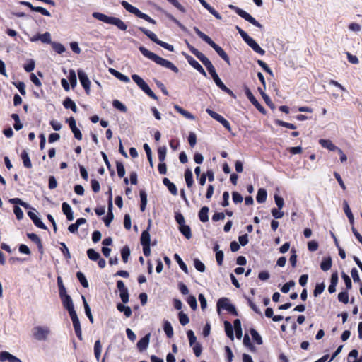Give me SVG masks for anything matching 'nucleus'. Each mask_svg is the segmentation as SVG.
Masks as SVG:
<instances>
[{
  "label": "nucleus",
  "instance_id": "nucleus-22",
  "mask_svg": "<svg viewBox=\"0 0 362 362\" xmlns=\"http://www.w3.org/2000/svg\"><path fill=\"white\" fill-rule=\"evenodd\" d=\"M319 144L325 148H327L329 151H334L338 149V147L336 146L331 140L329 139H320Z\"/></svg>",
  "mask_w": 362,
  "mask_h": 362
},
{
  "label": "nucleus",
  "instance_id": "nucleus-29",
  "mask_svg": "<svg viewBox=\"0 0 362 362\" xmlns=\"http://www.w3.org/2000/svg\"><path fill=\"white\" fill-rule=\"evenodd\" d=\"M21 159L23 163V165L27 168H32V163L28 155V153L26 150H23L21 154Z\"/></svg>",
  "mask_w": 362,
  "mask_h": 362
},
{
  "label": "nucleus",
  "instance_id": "nucleus-39",
  "mask_svg": "<svg viewBox=\"0 0 362 362\" xmlns=\"http://www.w3.org/2000/svg\"><path fill=\"white\" fill-rule=\"evenodd\" d=\"M267 194L264 189H259L257 192L256 199L259 203H264L267 199Z\"/></svg>",
  "mask_w": 362,
  "mask_h": 362
},
{
  "label": "nucleus",
  "instance_id": "nucleus-42",
  "mask_svg": "<svg viewBox=\"0 0 362 362\" xmlns=\"http://www.w3.org/2000/svg\"><path fill=\"white\" fill-rule=\"evenodd\" d=\"M150 234L148 230L143 231L141 235V244L142 245H150Z\"/></svg>",
  "mask_w": 362,
  "mask_h": 362
},
{
  "label": "nucleus",
  "instance_id": "nucleus-62",
  "mask_svg": "<svg viewBox=\"0 0 362 362\" xmlns=\"http://www.w3.org/2000/svg\"><path fill=\"white\" fill-rule=\"evenodd\" d=\"M295 286V282L293 281H290L286 283L281 288V291L284 293H287L290 288Z\"/></svg>",
  "mask_w": 362,
  "mask_h": 362
},
{
  "label": "nucleus",
  "instance_id": "nucleus-26",
  "mask_svg": "<svg viewBox=\"0 0 362 362\" xmlns=\"http://www.w3.org/2000/svg\"><path fill=\"white\" fill-rule=\"evenodd\" d=\"M338 283V274L337 273H334L331 276V283L328 287V291L330 293H333L336 291V286Z\"/></svg>",
  "mask_w": 362,
  "mask_h": 362
},
{
  "label": "nucleus",
  "instance_id": "nucleus-60",
  "mask_svg": "<svg viewBox=\"0 0 362 362\" xmlns=\"http://www.w3.org/2000/svg\"><path fill=\"white\" fill-rule=\"evenodd\" d=\"M69 79L72 87H74L77 84V78L76 73L74 70H70Z\"/></svg>",
  "mask_w": 362,
  "mask_h": 362
},
{
  "label": "nucleus",
  "instance_id": "nucleus-57",
  "mask_svg": "<svg viewBox=\"0 0 362 362\" xmlns=\"http://www.w3.org/2000/svg\"><path fill=\"white\" fill-rule=\"evenodd\" d=\"M178 317H179V321L182 325L184 326L189 323V319L188 316L183 312H182V311L180 312L178 314Z\"/></svg>",
  "mask_w": 362,
  "mask_h": 362
},
{
  "label": "nucleus",
  "instance_id": "nucleus-35",
  "mask_svg": "<svg viewBox=\"0 0 362 362\" xmlns=\"http://www.w3.org/2000/svg\"><path fill=\"white\" fill-rule=\"evenodd\" d=\"M225 332L228 337L231 340L234 339L233 329L232 325L228 321L224 322Z\"/></svg>",
  "mask_w": 362,
  "mask_h": 362
},
{
  "label": "nucleus",
  "instance_id": "nucleus-59",
  "mask_svg": "<svg viewBox=\"0 0 362 362\" xmlns=\"http://www.w3.org/2000/svg\"><path fill=\"white\" fill-rule=\"evenodd\" d=\"M325 284H317L315 288V290L313 291V294L315 296H317L320 295L325 290Z\"/></svg>",
  "mask_w": 362,
  "mask_h": 362
},
{
  "label": "nucleus",
  "instance_id": "nucleus-53",
  "mask_svg": "<svg viewBox=\"0 0 362 362\" xmlns=\"http://www.w3.org/2000/svg\"><path fill=\"white\" fill-rule=\"evenodd\" d=\"M112 105L115 108H116L123 112H126L127 110L126 106L123 103H122L120 101H119L118 100H113Z\"/></svg>",
  "mask_w": 362,
  "mask_h": 362
},
{
  "label": "nucleus",
  "instance_id": "nucleus-32",
  "mask_svg": "<svg viewBox=\"0 0 362 362\" xmlns=\"http://www.w3.org/2000/svg\"><path fill=\"white\" fill-rule=\"evenodd\" d=\"M343 205H344V213L346 214V216L348 217V218L350 221V223L353 224L354 218V215H353L352 212L351 211V209L348 204V202L346 201H344Z\"/></svg>",
  "mask_w": 362,
  "mask_h": 362
},
{
  "label": "nucleus",
  "instance_id": "nucleus-19",
  "mask_svg": "<svg viewBox=\"0 0 362 362\" xmlns=\"http://www.w3.org/2000/svg\"><path fill=\"white\" fill-rule=\"evenodd\" d=\"M68 122H69L70 129H71V131L74 135V137L78 140H81L82 139V134H81L80 129H78L76 127V120L73 117H71L70 119H68Z\"/></svg>",
  "mask_w": 362,
  "mask_h": 362
},
{
  "label": "nucleus",
  "instance_id": "nucleus-18",
  "mask_svg": "<svg viewBox=\"0 0 362 362\" xmlns=\"http://www.w3.org/2000/svg\"><path fill=\"white\" fill-rule=\"evenodd\" d=\"M245 95L248 100L251 102V103L261 112H264V107L259 104V103L256 100L252 92L249 88L245 89Z\"/></svg>",
  "mask_w": 362,
  "mask_h": 362
},
{
  "label": "nucleus",
  "instance_id": "nucleus-16",
  "mask_svg": "<svg viewBox=\"0 0 362 362\" xmlns=\"http://www.w3.org/2000/svg\"><path fill=\"white\" fill-rule=\"evenodd\" d=\"M245 42L250 46L256 53L261 55L265 54V51L260 47V46L255 42V40L251 37H248L245 39Z\"/></svg>",
  "mask_w": 362,
  "mask_h": 362
},
{
  "label": "nucleus",
  "instance_id": "nucleus-54",
  "mask_svg": "<svg viewBox=\"0 0 362 362\" xmlns=\"http://www.w3.org/2000/svg\"><path fill=\"white\" fill-rule=\"evenodd\" d=\"M166 16L168 17V19H170V21H172L173 22H174L175 24H177L179 28L186 32L187 31V28L185 25H183L177 19H176L173 15L170 14V13H166Z\"/></svg>",
  "mask_w": 362,
  "mask_h": 362
},
{
  "label": "nucleus",
  "instance_id": "nucleus-64",
  "mask_svg": "<svg viewBox=\"0 0 362 362\" xmlns=\"http://www.w3.org/2000/svg\"><path fill=\"white\" fill-rule=\"evenodd\" d=\"M194 265L196 269L200 272L205 271V265L199 259H196L194 261Z\"/></svg>",
  "mask_w": 362,
  "mask_h": 362
},
{
  "label": "nucleus",
  "instance_id": "nucleus-2",
  "mask_svg": "<svg viewBox=\"0 0 362 362\" xmlns=\"http://www.w3.org/2000/svg\"><path fill=\"white\" fill-rule=\"evenodd\" d=\"M92 16L100 21L107 24L113 25L120 30L125 31L127 29V24L119 18L108 16L100 12H93L92 13Z\"/></svg>",
  "mask_w": 362,
  "mask_h": 362
},
{
  "label": "nucleus",
  "instance_id": "nucleus-15",
  "mask_svg": "<svg viewBox=\"0 0 362 362\" xmlns=\"http://www.w3.org/2000/svg\"><path fill=\"white\" fill-rule=\"evenodd\" d=\"M22 362L21 359L12 355L8 351H3L0 352V362Z\"/></svg>",
  "mask_w": 362,
  "mask_h": 362
},
{
  "label": "nucleus",
  "instance_id": "nucleus-4",
  "mask_svg": "<svg viewBox=\"0 0 362 362\" xmlns=\"http://www.w3.org/2000/svg\"><path fill=\"white\" fill-rule=\"evenodd\" d=\"M32 334L37 341H47L51 334V329L47 325L35 326L32 329Z\"/></svg>",
  "mask_w": 362,
  "mask_h": 362
},
{
  "label": "nucleus",
  "instance_id": "nucleus-38",
  "mask_svg": "<svg viewBox=\"0 0 362 362\" xmlns=\"http://www.w3.org/2000/svg\"><path fill=\"white\" fill-rule=\"evenodd\" d=\"M163 329L168 337L171 338L173 336V329L169 321L164 322Z\"/></svg>",
  "mask_w": 362,
  "mask_h": 362
},
{
  "label": "nucleus",
  "instance_id": "nucleus-14",
  "mask_svg": "<svg viewBox=\"0 0 362 362\" xmlns=\"http://www.w3.org/2000/svg\"><path fill=\"white\" fill-rule=\"evenodd\" d=\"M186 59L187 62L196 70H197L200 74H202L204 76L206 77L207 74L203 67L200 65V64L196 61L192 57L189 55L186 56Z\"/></svg>",
  "mask_w": 362,
  "mask_h": 362
},
{
  "label": "nucleus",
  "instance_id": "nucleus-12",
  "mask_svg": "<svg viewBox=\"0 0 362 362\" xmlns=\"http://www.w3.org/2000/svg\"><path fill=\"white\" fill-rule=\"evenodd\" d=\"M70 317L71 318L74 329L76 336L78 337V338L80 340H82V332H81V325H80V322H79V320H78L76 313H72V315H70Z\"/></svg>",
  "mask_w": 362,
  "mask_h": 362
},
{
  "label": "nucleus",
  "instance_id": "nucleus-31",
  "mask_svg": "<svg viewBox=\"0 0 362 362\" xmlns=\"http://www.w3.org/2000/svg\"><path fill=\"white\" fill-rule=\"evenodd\" d=\"M27 235L31 241L37 244L38 249L42 252V244L40 238L35 233H28Z\"/></svg>",
  "mask_w": 362,
  "mask_h": 362
},
{
  "label": "nucleus",
  "instance_id": "nucleus-7",
  "mask_svg": "<svg viewBox=\"0 0 362 362\" xmlns=\"http://www.w3.org/2000/svg\"><path fill=\"white\" fill-rule=\"evenodd\" d=\"M229 8L233 10L238 16L244 18L245 21L250 22L253 25L259 28H262V25L257 21H256L250 13L245 11L244 10L234 5H229Z\"/></svg>",
  "mask_w": 362,
  "mask_h": 362
},
{
  "label": "nucleus",
  "instance_id": "nucleus-36",
  "mask_svg": "<svg viewBox=\"0 0 362 362\" xmlns=\"http://www.w3.org/2000/svg\"><path fill=\"white\" fill-rule=\"evenodd\" d=\"M358 352L356 349L351 350L348 355V362H362V358L358 359Z\"/></svg>",
  "mask_w": 362,
  "mask_h": 362
},
{
  "label": "nucleus",
  "instance_id": "nucleus-46",
  "mask_svg": "<svg viewBox=\"0 0 362 362\" xmlns=\"http://www.w3.org/2000/svg\"><path fill=\"white\" fill-rule=\"evenodd\" d=\"M250 334H251V336H252L253 340L257 344L260 345L263 343L261 336L259 334V333L255 329H250Z\"/></svg>",
  "mask_w": 362,
  "mask_h": 362
},
{
  "label": "nucleus",
  "instance_id": "nucleus-21",
  "mask_svg": "<svg viewBox=\"0 0 362 362\" xmlns=\"http://www.w3.org/2000/svg\"><path fill=\"white\" fill-rule=\"evenodd\" d=\"M198 1L216 18H217L218 20L221 19V16L212 6H211L205 0H198Z\"/></svg>",
  "mask_w": 362,
  "mask_h": 362
},
{
  "label": "nucleus",
  "instance_id": "nucleus-10",
  "mask_svg": "<svg viewBox=\"0 0 362 362\" xmlns=\"http://www.w3.org/2000/svg\"><path fill=\"white\" fill-rule=\"evenodd\" d=\"M211 76L213 78L216 85L219 88H221L223 91L228 93V95H230L233 97H235L233 91L224 85V83L220 79L218 75L217 74V73L216 71L214 73L211 74Z\"/></svg>",
  "mask_w": 362,
  "mask_h": 362
},
{
  "label": "nucleus",
  "instance_id": "nucleus-25",
  "mask_svg": "<svg viewBox=\"0 0 362 362\" xmlns=\"http://www.w3.org/2000/svg\"><path fill=\"white\" fill-rule=\"evenodd\" d=\"M163 183L165 186H166L170 193L173 195L177 194V189L175 185L170 181L168 178L165 177L163 180Z\"/></svg>",
  "mask_w": 362,
  "mask_h": 362
},
{
  "label": "nucleus",
  "instance_id": "nucleus-55",
  "mask_svg": "<svg viewBox=\"0 0 362 362\" xmlns=\"http://www.w3.org/2000/svg\"><path fill=\"white\" fill-rule=\"evenodd\" d=\"M121 255L124 262H127L128 258L130 255V250L128 246H124L122 249Z\"/></svg>",
  "mask_w": 362,
  "mask_h": 362
},
{
  "label": "nucleus",
  "instance_id": "nucleus-49",
  "mask_svg": "<svg viewBox=\"0 0 362 362\" xmlns=\"http://www.w3.org/2000/svg\"><path fill=\"white\" fill-rule=\"evenodd\" d=\"M175 260L177 261V262L178 263L180 267L181 268V269L186 274H188V269H187V265L185 264V263L182 260V259L180 258V257L177 255V254H175V256H174Z\"/></svg>",
  "mask_w": 362,
  "mask_h": 362
},
{
  "label": "nucleus",
  "instance_id": "nucleus-56",
  "mask_svg": "<svg viewBox=\"0 0 362 362\" xmlns=\"http://www.w3.org/2000/svg\"><path fill=\"white\" fill-rule=\"evenodd\" d=\"M57 284L59 287V296H62L66 295V288L63 284L62 279L60 276L57 277Z\"/></svg>",
  "mask_w": 362,
  "mask_h": 362
},
{
  "label": "nucleus",
  "instance_id": "nucleus-63",
  "mask_svg": "<svg viewBox=\"0 0 362 362\" xmlns=\"http://www.w3.org/2000/svg\"><path fill=\"white\" fill-rule=\"evenodd\" d=\"M338 299L340 302L346 304L349 302V294L346 291L340 292L338 294Z\"/></svg>",
  "mask_w": 362,
  "mask_h": 362
},
{
  "label": "nucleus",
  "instance_id": "nucleus-20",
  "mask_svg": "<svg viewBox=\"0 0 362 362\" xmlns=\"http://www.w3.org/2000/svg\"><path fill=\"white\" fill-rule=\"evenodd\" d=\"M151 334H146L137 343V347L140 351L146 350L149 344Z\"/></svg>",
  "mask_w": 362,
  "mask_h": 362
},
{
  "label": "nucleus",
  "instance_id": "nucleus-40",
  "mask_svg": "<svg viewBox=\"0 0 362 362\" xmlns=\"http://www.w3.org/2000/svg\"><path fill=\"white\" fill-rule=\"evenodd\" d=\"M117 308L119 311L123 312L127 317H129L132 315V310L129 306H125L123 304L119 303L117 305Z\"/></svg>",
  "mask_w": 362,
  "mask_h": 362
},
{
  "label": "nucleus",
  "instance_id": "nucleus-51",
  "mask_svg": "<svg viewBox=\"0 0 362 362\" xmlns=\"http://www.w3.org/2000/svg\"><path fill=\"white\" fill-rule=\"evenodd\" d=\"M76 276H77V279H78V281H80V283L81 284V285L84 288L88 287V282L86 276H84V274L82 272H77Z\"/></svg>",
  "mask_w": 362,
  "mask_h": 362
},
{
  "label": "nucleus",
  "instance_id": "nucleus-13",
  "mask_svg": "<svg viewBox=\"0 0 362 362\" xmlns=\"http://www.w3.org/2000/svg\"><path fill=\"white\" fill-rule=\"evenodd\" d=\"M33 211H29L28 213V216L33 221L34 224L42 229H47L46 226L43 223V222L40 220V218L36 214L35 209H33Z\"/></svg>",
  "mask_w": 362,
  "mask_h": 362
},
{
  "label": "nucleus",
  "instance_id": "nucleus-34",
  "mask_svg": "<svg viewBox=\"0 0 362 362\" xmlns=\"http://www.w3.org/2000/svg\"><path fill=\"white\" fill-rule=\"evenodd\" d=\"M185 179L186 185H187V187H189V188L192 187V186L194 183V180H193L192 172L189 169L186 170V171L185 173Z\"/></svg>",
  "mask_w": 362,
  "mask_h": 362
},
{
  "label": "nucleus",
  "instance_id": "nucleus-41",
  "mask_svg": "<svg viewBox=\"0 0 362 362\" xmlns=\"http://www.w3.org/2000/svg\"><path fill=\"white\" fill-rule=\"evenodd\" d=\"M180 233L187 238L190 239L192 238L191 229L189 226L183 225L180 226Z\"/></svg>",
  "mask_w": 362,
  "mask_h": 362
},
{
  "label": "nucleus",
  "instance_id": "nucleus-23",
  "mask_svg": "<svg viewBox=\"0 0 362 362\" xmlns=\"http://www.w3.org/2000/svg\"><path fill=\"white\" fill-rule=\"evenodd\" d=\"M62 209L63 213L66 215V218L69 221H72L74 219V216H73V212H72L71 208L68 203H66V202L62 203Z\"/></svg>",
  "mask_w": 362,
  "mask_h": 362
},
{
  "label": "nucleus",
  "instance_id": "nucleus-52",
  "mask_svg": "<svg viewBox=\"0 0 362 362\" xmlns=\"http://www.w3.org/2000/svg\"><path fill=\"white\" fill-rule=\"evenodd\" d=\"M11 117L15 121V124L13 125L14 129L17 131L23 128V124L21 123L18 115L12 114Z\"/></svg>",
  "mask_w": 362,
  "mask_h": 362
},
{
  "label": "nucleus",
  "instance_id": "nucleus-17",
  "mask_svg": "<svg viewBox=\"0 0 362 362\" xmlns=\"http://www.w3.org/2000/svg\"><path fill=\"white\" fill-rule=\"evenodd\" d=\"M21 4L24 5L28 8H30L32 11L39 12L41 14L45 16H50L51 14L49 11H47L46 8L40 6H33L30 2L28 1H21Z\"/></svg>",
  "mask_w": 362,
  "mask_h": 362
},
{
  "label": "nucleus",
  "instance_id": "nucleus-30",
  "mask_svg": "<svg viewBox=\"0 0 362 362\" xmlns=\"http://www.w3.org/2000/svg\"><path fill=\"white\" fill-rule=\"evenodd\" d=\"M139 29L155 43L157 44V42H158L160 40L157 37L156 35L154 33H153L152 31H150L149 30H147L142 27H139Z\"/></svg>",
  "mask_w": 362,
  "mask_h": 362
},
{
  "label": "nucleus",
  "instance_id": "nucleus-61",
  "mask_svg": "<svg viewBox=\"0 0 362 362\" xmlns=\"http://www.w3.org/2000/svg\"><path fill=\"white\" fill-rule=\"evenodd\" d=\"M116 167L118 176L119 177H123L125 175V169L123 164L120 162H117Z\"/></svg>",
  "mask_w": 362,
  "mask_h": 362
},
{
  "label": "nucleus",
  "instance_id": "nucleus-6",
  "mask_svg": "<svg viewBox=\"0 0 362 362\" xmlns=\"http://www.w3.org/2000/svg\"><path fill=\"white\" fill-rule=\"evenodd\" d=\"M122 6L129 13L134 14L136 16L142 18L153 25L156 23V21L151 18L146 13H142L140 10H139L136 7L131 5L126 1H122L121 2Z\"/></svg>",
  "mask_w": 362,
  "mask_h": 362
},
{
  "label": "nucleus",
  "instance_id": "nucleus-45",
  "mask_svg": "<svg viewBox=\"0 0 362 362\" xmlns=\"http://www.w3.org/2000/svg\"><path fill=\"white\" fill-rule=\"evenodd\" d=\"M87 255L93 261H97L100 257V254L93 249H88L87 250Z\"/></svg>",
  "mask_w": 362,
  "mask_h": 362
},
{
  "label": "nucleus",
  "instance_id": "nucleus-8",
  "mask_svg": "<svg viewBox=\"0 0 362 362\" xmlns=\"http://www.w3.org/2000/svg\"><path fill=\"white\" fill-rule=\"evenodd\" d=\"M217 308L218 310L221 309L226 310L230 313L233 314L235 316H238V312L235 308V306L230 303V300L227 298H221L217 302Z\"/></svg>",
  "mask_w": 362,
  "mask_h": 362
},
{
  "label": "nucleus",
  "instance_id": "nucleus-3",
  "mask_svg": "<svg viewBox=\"0 0 362 362\" xmlns=\"http://www.w3.org/2000/svg\"><path fill=\"white\" fill-rule=\"evenodd\" d=\"M194 30L197 35L209 44L226 62L230 64L228 54L220 46L216 45L208 35L202 32L198 28L194 27Z\"/></svg>",
  "mask_w": 362,
  "mask_h": 362
},
{
  "label": "nucleus",
  "instance_id": "nucleus-27",
  "mask_svg": "<svg viewBox=\"0 0 362 362\" xmlns=\"http://www.w3.org/2000/svg\"><path fill=\"white\" fill-rule=\"evenodd\" d=\"M209 211V209L208 206H203L199 211V214H198L199 218L202 222L205 223L209 221V216H208Z\"/></svg>",
  "mask_w": 362,
  "mask_h": 362
},
{
  "label": "nucleus",
  "instance_id": "nucleus-5",
  "mask_svg": "<svg viewBox=\"0 0 362 362\" xmlns=\"http://www.w3.org/2000/svg\"><path fill=\"white\" fill-rule=\"evenodd\" d=\"M187 47L189 51L194 54L206 67L210 74L214 73L216 71L214 66L210 60L201 52H199L197 49L192 46L190 44L187 43Z\"/></svg>",
  "mask_w": 362,
  "mask_h": 362
},
{
  "label": "nucleus",
  "instance_id": "nucleus-43",
  "mask_svg": "<svg viewBox=\"0 0 362 362\" xmlns=\"http://www.w3.org/2000/svg\"><path fill=\"white\" fill-rule=\"evenodd\" d=\"M102 351V345L100 340H97L94 344V354L98 361Z\"/></svg>",
  "mask_w": 362,
  "mask_h": 362
},
{
  "label": "nucleus",
  "instance_id": "nucleus-58",
  "mask_svg": "<svg viewBox=\"0 0 362 362\" xmlns=\"http://www.w3.org/2000/svg\"><path fill=\"white\" fill-rule=\"evenodd\" d=\"M187 302L191 307V308L195 310L197 308V299L194 296H189L187 298Z\"/></svg>",
  "mask_w": 362,
  "mask_h": 362
},
{
  "label": "nucleus",
  "instance_id": "nucleus-44",
  "mask_svg": "<svg viewBox=\"0 0 362 362\" xmlns=\"http://www.w3.org/2000/svg\"><path fill=\"white\" fill-rule=\"evenodd\" d=\"M167 153V148L165 146H160L158 149L159 162H164Z\"/></svg>",
  "mask_w": 362,
  "mask_h": 362
},
{
  "label": "nucleus",
  "instance_id": "nucleus-48",
  "mask_svg": "<svg viewBox=\"0 0 362 362\" xmlns=\"http://www.w3.org/2000/svg\"><path fill=\"white\" fill-rule=\"evenodd\" d=\"M51 45L54 51L58 54H62L66 50L65 47L61 43L53 42Z\"/></svg>",
  "mask_w": 362,
  "mask_h": 362
},
{
  "label": "nucleus",
  "instance_id": "nucleus-28",
  "mask_svg": "<svg viewBox=\"0 0 362 362\" xmlns=\"http://www.w3.org/2000/svg\"><path fill=\"white\" fill-rule=\"evenodd\" d=\"M174 108L177 110V112L181 114L185 118L191 119V120L195 119V117L192 114H191L189 112L184 110L183 108H182L179 105H175L174 106Z\"/></svg>",
  "mask_w": 362,
  "mask_h": 362
},
{
  "label": "nucleus",
  "instance_id": "nucleus-24",
  "mask_svg": "<svg viewBox=\"0 0 362 362\" xmlns=\"http://www.w3.org/2000/svg\"><path fill=\"white\" fill-rule=\"evenodd\" d=\"M109 71L111 74H112L114 76H115L119 80L124 82V83H129L130 81L129 78L122 73L119 72L118 71L110 68L109 69Z\"/></svg>",
  "mask_w": 362,
  "mask_h": 362
},
{
  "label": "nucleus",
  "instance_id": "nucleus-50",
  "mask_svg": "<svg viewBox=\"0 0 362 362\" xmlns=\"http://www.w3.org/2000/svg\"><path fill=\"white\" fill-rule=\"evenodd\" d=\"M38 39L44 42V43H50L52 44V41H51V35L48 32H46L43 34H40V35H38Z\"/></svg>",
  "mask_w": 362,
  "mask_h": 362
},
{
  "label": "nucleus",
  "instance_id": "nucleus-1",
  "mask_svg": "<svg viewBox=\"0 0 362 362\" xmlns=\"http://www.w3.org/2000/svg\"><path fill=\"white\" fill-rule=\"evenodd\" d=\"M139 51L142 53L144 56L147 57L148 59L153 61L157 64H159L165 68L169 69L173 71L175 73H177L179 69L177 66H175L172 62L170 61L165 59L153 52L149 51L146 48L143 46H140L139 48Z\"/></svg>",
  "mask_w": 362,
  "mask_h": 362
},
{
  "label": "nucleus",
  "instance_id": "nucleus-9",
  "mask_svg": "<svg viewBox=\"0 0 362 362\" xmlns=\"http://www.w3.org/2000/svg\"><path fill=\"white\" fill-rule=\"evenodd\" d=\"M78 76L82 86L85 89L86 93L88 94L90 92V81L87 74L82 69H79L78 70Z\"/></svg>",
  "mask_w": 362,
  "mask_h": 362
},
{
  "label": "nucleus",
  "instance_id": "nucleus-11",
  "mask_svg": "<svg viewBox=\"0 0 362 362\" xmlns=\"http://www.w3.org/2000/svg\"><path fill=\"white\" fill-rule=\"evenodd\" d=\"M60 297L62 298L63 305L68 310L69 315H72V313H76L74 303L70 296L66 294Z\"/></svg>",
  "mask_w": 362,
  "mask_h": 362
},
{
  "label": "nucleus",
  "instance_id": "nucleus-37",
  "mask_svg": "<svg viewBox=\"0 0 362 362\" xmlns=\"http://www.w3.org/2000/svg\"><path fill=\"white\" fill-rule=\"evenodd\" d=\"M63 105L65 108L71 109L73 112H76L77 107L75 103L69 98L64 100Z\"/></svg>",
  "mask_w": 362,
  "mask_h": 362
},
{
  "label": "nucleus",
  "instance_id": "nucleus-33",
  "mask_svg": "<svg viewBox=\"0 0 362 362\" xmlns=\"http://www.w3.org/2000/svg\"><path fill=\"white\" fill-rule=\"evenodd\" d=\"M82 300H83V303L84 305V310H85L86 315L88 317L90 323H93V317L91 314L90 308L86 301V298L83 296H82Z\"/></svg>",
  "mask_w": 362,
  "mask_h": 362
},
{
  "label": "nucleus",
  "instance_id": "nucleus-47",
  "mask_svg": "<svg viewBox=\"0 0 362 362\" xmlns=\"http://www.w3.org/2000/svg\"><path fill=\"white\" fill-rule=\"evenodd\" d=\"M332 267V259L329 258L324 259L321 262L320 267L322 270L328 271Z\"/></svg>",
  "mask_w": 362,
  "mask_h": 362
}]
</instances>
